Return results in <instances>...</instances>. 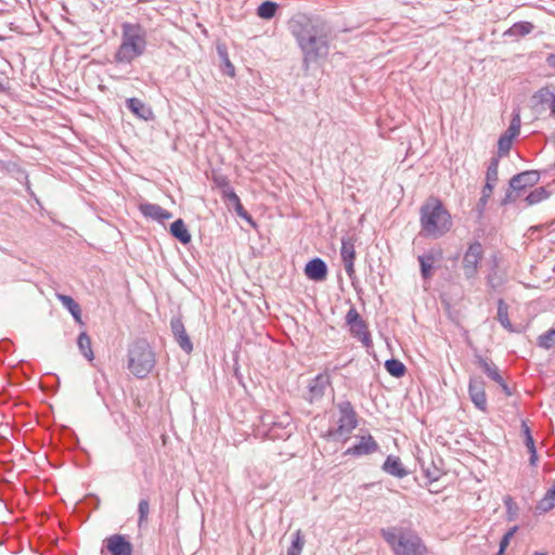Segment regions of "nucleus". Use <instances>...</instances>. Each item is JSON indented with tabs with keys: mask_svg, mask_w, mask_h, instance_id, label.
Listing matches in <instances>:
<instances>
[{
	"mask_svg": "<svg viewBox=\"0 0 555 555\" xmlns=\"http://www.w3.org/2000/svg\"><path fill=\"white\" fill-rule=\"evenodd\" d=\"M420 223L426 236L439 238L452 228V217L438 197H428L420 208Z\"/></svg>",
	"mask_w": 555,
	"mask_h": 555,
	"instance_id": "f257e3e1",
	"label": "nucleus"
},
{
	"mask_svg": "<svg viewBox=\"0 0 555 555\" xmlns=\"http://www.w3.org/2000/svg\"><path fill=\"white\" fill-rule=\"evenodd\" d=\"M146 30L139 23L125 22L121 24V40L114 54L117 64H131L146 51Z\"/></svg>",
	"mask_w": 555,
	"mask_h": 555,
	"instance_id": "f03ea898",
	"label": "nucleus"
},
{
	"mask_svg": "<svg viewBox=\"0 0 555 555\" xmlns=\"http://www.w3.org/2000/svg\"><path fill=\"white\" fill-rule=\"evenodd\" d=\"M382 538L395 555H427L428 550L422 538L411 528L391 526L382 528Z\"/></svg>",
	"mask_w": 555,
	"mask_h": 555,
	"instance_id": "7ed1b4c3",
	"label": "nucleus"
},
{
	"mask_svg": "<svg viewBox=\"0 0 555 555\" xmlns=\"http://www.w3.org/2000/svg\"><path fill=\"white\" fill-rule=\"evenodd\" d=\"M156 365V354L146 338H135L128 345L127 369L139 379L149 376Z\"/></svg>",
	"mask_w": 555,
	"mask_h": 555,
	"instance_id": "20e7f679",
	"label": "nucleus"
},
{
	"mask_svg": "<svg viewBox=\"0 0 555 555\" xmlns=\"http://www.w3.org/2000/svg\"><path fill=\"white\" fill-rule=\"evenodd\" d=\"M288 28L298 46L330 29L327 23L320 17L306 14L294 15L288 22Z\"/></svg>",
	"mask_w": 555,
	"mask_h": 555,
	"instance_id": "39448f33",
	"label": "nucleus"
},
{
	"mask_svg": "<svg viewBox=\"0 0 555 555\" xmlns=\"http://www.w3.org/2000/svg\"><path fill=\"white\" fill-rule=\"evenodd\" d=\"M341 367L335 365L333 369H326L324 373H320L311 378L307 385V392L302 395L304 399L310 403H314L323 398L326 388L334 382L344 378L340 374Z\"/></svg>",
	"mask_w": 555,
	"mask_h": 555,
	"instance_id": "423d86ee",
	"label": "nucleus"
},
{
	"mask_svg": "<svg viewBox=\"0 0 555 555\" xmlns=\"http://www.w3.org/2000/svg\"><path fill=\"white\" fill-rule=\"evenodd\" d=\"M540 178L541 172L539 170H526L514 175L508 181V188L500 205L506 206L516 202L520 192L535 185L540 181Z\"/></svg>",
	"mask_w": 555,
	"mask_h": 555,
	"instance_id": "0eeeda50",
	"label": "nucleus"
},
{
	"mask_svg": "<svg viewBox=\"0 0 555 555\" xmlns=\"http://www.w3.org/2000/svg\"><path fill=\"white\" fill-rule=\"evenodd\" d=\"M331 29L322 33L321 35L312 38L305 43H301L299 48L302 51L304 60L302 66L306 70L309 69L310 64L317 63L320 59L326 57L328 54V37Z\"/></svg>",
	"mask_w": 555,
	"mask_h": 555,
	"instance_id": "6e6552de",
	"label": "nucleus"
},
{
	"mask_svg": "<svg viewBox=\"0 0 555 555\" xmlns=\"http://www.w3.org/2000/svg\"><path fill=\"white\" fill-rule=\"evenodd\" d=\"M479 235L467 246L463 255L462 269L466 280L474 281L478 275V270L483 257V247L479 242Z\"/></svg>",
	"mask_w": 555,
	"mask_h": 555,
	"instance_id": "1a4fd4ad",
	"label": "nucleus"
},
{
	"mask_svg": "<svg viewBox=\"0 0 555 555\" xmlns=\"http://www.w3.org/2000/svg\"><path fill=\"white\" fill-rule=\"evenodd\" d=\"M502 262L503 258L499 251L493 253L489 258L486 284L494 293H500L507 282V272L502 268Z\"/></svg>",
	"mask_w": 555,
	"mask_h": 555,
	"instance_id": "9d476101",
	"label": "nucleus"
},
{
	"mask_svg": "<svg viewBox=\"0 0 555 555\" xmlns=\"http://www.w3.org/2000/svg\"><path fill=\"white\" fill-rule=\"evenodd\" d=\"M349 333L358 338L366 349L373 347V340L367 323L361 318L353 306L349 307Z\"/></svg>",
	"mask_w": 555,
	"mask_h": 555,
	"instance_id": "9b49d317",
	"label": "nucleus"
},
{
	"mask_svg": "<svg viewBox=\"0 0 555 555\" xmlns=\"http://www.w3.org/2000/svg\"><path fill=\"white\" fill-rule=\"evenodd\" d=\"M106 553H109V555H132L133 545L126 535L115 533L103 540L100 554L106 555Z\"/></svg>",
	"mask_w": 555,
	"mask_h": 555,
	"instance_id": "f8f14e48",
	"label": "nucleus"
},
{
	"mask_svg": "<svg viewBox=\"0 0 555 555\" xmlns=\"http://www.w3.org/2000/svg\"><path fill=\"white\" fill-rule=\"evenodd\" d=\"M354 438L356 441L349 447V455L353 457L371 455L379 450V444L369 433L356 435Z\"/></svg>",
	"mask_w": 555,
	"mask_h": 555,
	"instance_id": "ddd939ff",
	"label": "nucleus"
},
{
	"mask_svg": "<svg viewBox=\"0 0 555 555\" xmlns=\"http://www.w3.org/2000/svg\"><path fill=\"white\" fill-rule=\"evenodd\" d=\"M486 383L481 377H470L468 382V396L475 408L486 413L488 412Z\"/></svg>",
	"mask_w": 555,
	"mask_h": 555,
	"instance_id": "4468645a",
	"label": "nucleus"
},
{
	"mask_svg": "<svg viewBox=\"0 0 555 555\" xmlns=\"http://www.w3.org/2000/svg\"><path fill=\"white\" fill-rule=\"evenodd\" d=\"M170 328L179 347L184 352L191 353L193 351V343L185 331L181 317H173L171 319Z\"/></svg>",
	"mask_w": 555,
	"mask_h": 555,
	"instance_id": "2eb2a0df",
	"label": "nucleus"
},
{
	"mask_svg": "<svg viewBox=\"0 0 555 555\" xmlns=\"http://www.w3.org/2000/svg\"><path fill=\"white\" fill-rule=\"evenodd\" d=\"M278 416L270 412H264L258 417V422L253 425V434L256 438L266 440L270 435L271 428L279 422Z\"/></svg>",
	"mask_w": 555,
	"mask_h": 555,
	"instance_id": "dca6fc26",
	"label": "nucleus"
},
{
	"mask_svg": "<svg viewBox=\"0 0 555 555\" xmlns=\"http://www.w3.org/2000/svg\"><path fill=\"white\" fill-rule=\"evenodd\" d=\"M442 256L441 249H430L429 251L420 255L417 260L420 262L421 275L424 280H429L434 274L435 262Z\"/></svg>",
	"mask_w": 555,
	"mask_h": 555,
	"instance_id": "f3484780",
	"label": "nucleus"
},
{
	"mask_svg": "<svg viewBox=\"0 0 555 555\" xmlns=\"http://www.w3.org/2000/svg\"><path fill=\"white\" fill-rule=\"evenodd\" d=\"M223 202L227 204L229 209H233L238 217L246 220L253 228H256L257 224L250 214L244 208L241 203L238 195L234 190H228Z\"/></svg>",
	"mask_w": 555,
	"mask_h": 555,
	"instance_id": "a211bd4d",
	"label": "nucleus"
},
{
	"mask_svg": "<svg viewBox=\"0 0 555 555\" xmlns=\"http://www.w3.org/2000/svg\"><path fill=\"white\" fill-rule=\"evenodd\" d=\"M139 211L149 219L163 223L165 220L171 219L172 214L157 204L141 203Z\"/></svg>",
	"mask_w": 555,
	"mask_h": 555,
	"instance_id": "6ab92c4d",
	"label": "nucleus"
},
{
	"mask_svg": "<svg viewBox=\"0 0 555 555\" xmlns=\"http://www.w3.org/2000/svg\"><path fill=\"white\" fill-rule=\"evenodd\" d=\"M294 430V426L292 425L291 417L288 415H284L279 418L278 424L271 428L270 435H268L266 440H287L291 438Z\"/></svg>",
	"mask_w": 555,
	"mask_h": 555,
	"instance_id": "aec40b11",
	"label": "nucleus"
},
{
	"mask_svg": "<svg viewBox=\"0 0 555 555\" xmlns=\"http://www.w3.org/2000/svg\"><path fill=\"white\" fill-rule=\"evenodd\" d=\"M305 274L312 281H323L327 275V264L321 258L315 257L306 263Z\"/></svg>",
	"mask_w": 555,
	"mask_h": 555,
	"instance_id": "412c9836",
	"label": "nucleus"
},
{
	"mask_svg": "<svg viewBox=\"0 0 555 555\" xmlns=\"http://www.w3.org/2000/svg\"><path fill=\"white\" fill-rule=\"evenodd\" d=\"M126 107L138 118L145 121L153 119L152 108L138 98H129L126 100Z\"/></svg>",
	"mask_w": 555,
	"mask_h": 555,
	"instance_id": "4be33fe9",
	"label": "nucleus"
},
{
	"mask_svg": "<svg viewBox=\"0 0 555 555\" xmlns=\"http://www.w3.org/2000/svg\"><path fill=\"white\" fill-rule=\"evenodd\" d=\"M382 469L390 476L402 479L409 475L399 456L388 455L382 465Z\"/></svg>",
	"mask_w": 555,
	"mask_h": 555,
	"instance_id": "5701e85b",
	"label": "nucleus"
},
{
	"mask_svg": "<svg viewBox=\"0 0 555 555\" xmlns=\"http://www.w3.org/2000/svg\"><path fill=\"white\" fill-rule=\"evenodd\" d=\"M496 319L501 326L505 328L508 333H521V326H515L512 324L508 318V305L505 302L503 298L498 299V315Z\"/></svg>",
	"mask_w": 555,
	"mask_h": 555,
	"instance_id": "b1692460",
	"label": "nucleus"
},
{
	"mask_svg": "<svg viewBox=\"0 0 555 555\" xmlns=\"http://www.w3.org/2000/svg\"><path fill=\"white\" fill-rule=\"evenodd\" d=\"M474 363L477 364L491 380H502V375L500 374L498 366L492 361L483 358L477 350L474 354Z\"/></svg>",
	"mask_w": 555,
	"mask_h": 555,
	"instance_id": "393cba45",
	"label": "nucleus"
},
{
	"mask_svg": "<svg viewBox=\"0 0 555 555\" xmlns=\"http://www.w3.org/2000/svg\"><path fill=\"white\" fill-rule=\"evenodd\" d=\"M521 433H522V436H524L525 444H526V447L528 449V452L530 454V456H529V464L531 466H535L537 463H538V460H539L538 452H537L534 439L532 437V431H531V429L528 426L526 421L521 422Z\"/></svg>",
	"mask_w": 555,
	"mask_h": 555,
	"instance_id": "a878e982",
	"label": "nucleus"
},
{
	"mask_svg": "<svg viewBox=\"0 0 555 555\" xmlns=\"http://www.w3.org/2000/svg\"><path fill=\"white\" fill-rule=\"evenodd\" d=\"M170 234L183 245L189 244L192 240V235L181 218L171 223Z\"/></svg>",
	"mask_w": 555,
	"mask_h": 555,
	"instance_id": "bb28decb",
	"label": "nucleus"
},
{
	"mask_svg": "<svg viewBox=\"0 0 555 555\" xmlns=\"http://www.w3.org/2000/svg\"><path fill=\"white\" fill-rule=\"evenodd\" d=\"M533 29L534 25L531 22L520 21L514 23L503 35L509 38H519L529 35Z\"/></svg>",
	"mask_w": 555,
	"mask_h": 555,
	"instance_id": "cd10ccee",
	"label": "nucleus"
},
{
	"mask_svg": "<svg viewBox=\"0 0 555 555\" xmlns=\"http://www.w3.org/2000/svg\"><path fill=\"white\" fill-rule=\"evenodd\" d=\"M384 366L386 371L396 378H401L406 373V367L400 360L396 358H390L385 361Z\"/></svg>",
	"mask_w": 555,
	"mask_h": 555,
	"instance_id": "c85d7f7f",
	"label": "nucleus"
},
{
	"mask_svg": "<svg viewBox=\"0 0 555 555\" xmlns=\"http://www.w3.org/2000/svg\"><path fill=\"white\" fill-rule=\"evenodd\" d=\"M217 52L220 57L223 74H225L230 77H234L235 76V67L229 59L225 46H221V44L217 46Z\"/></svg>",
	"mask_w": 555,
	"mask_h": 555,
	"instance_id": "c756f323",
	"label": "nucleus"
},
{
	"mask_svg": "<svg viewBox=\"0 0 555 555\" xmlns=\"http://www.w3.org/2000/svg\"><path fill=\"white\" fill-rule=\"evenodd\" d=\"M77 345L80 352L87 360L91 361L94 359V354L91 348V338L87 334V332H82L79 334L77 338Z\"/></svg>",
	"mask_w": 555,
	"mask_h": 555,
	"instance_id": "7c9ffc66",
	"label": "nucleus"
},
{
	"mask_svg": "<svg viewBox=\"0 0 555 555\" xmlns=\"http://www.w3.org/2000/svg\"><path fill=\"white\" fill-rule=\"evenodd\" d=\"M305 545V538L300 529L292 533L291 545L286 555H300Z\"/></svg>",
	"mask_w": 555,
	"mask_h": 555,
	"instance_id": "2f4dec72",
	"label": "nucleus"
},
{
	"mask_svg": "<svg viewBox=\"0 0 555 555\" xmlns=\"http://www.w3.org/2000/svg\"><path fill=\"white\" fill-rule=\"evenodd\" d=\"M421 468L423 475L430 483L438 481L443 475L442 469L439 468L434 461H431L428 465H426L424 462H421Z\"/></svg>",
	"mask_w": 555,
	"mask_h": 555,
	"instance_id": "473e14b6",
	"label": "nucleus"
},
{
	"mask_svg": "<svg viewBox=\"0 0 555 555\" xmlns=\"http://www.w3.org/2000/svg\"><path fill=\"white\" fill-rule=\"evenodd\" d=\"M551 193L546 190L545 186H539L532 190L526 197L525 202L528 206H532L535 204L541 203L542 201L546 199Z\"/></svg>",
	"mask_w": 555,
	"mask_h": 555,
	"instance_id": "72a5a7b5",
	"label": "nucleus"
},
{
	"mask_svg": "<svg viewBox=\"0 0 555 555\" xmlns=\"http://www.w3.org/2000/svg\"><path fill=\"white\" fill-rule=\"evenodd\" d=\"M279 5L273 1H263L257 8V15L263 20H271L276 14Z\"/></svg>",
	"mask_w": 555,
	"mask_h": 555,
	"instance_id": "f704fd0d",
	"label": "nucleus"
},
{
	"mask_svg": "<svg viewBox=\"0 0 555 555\" xmlns=\"http://www.w3.org/2000/svg\"><path fill=\"white\" fill-rule=\"evenodd\" d=\"M503 503L505 505L506 512H505V519L507 521H514L517 519L519 514V506L515 502L514 498L512 495H505L503 498Z\"/></svg>",
	"mask_w": 555,
	"mask_h": 555,
	"instance_id": "c9c22d12",
	"label": "nucleus"
},
{
	"mask_svg": "<svg viewBox=\"0 0 555 555\" xmlns=\"http://www.w3.org/2000/svg\"><path fill=\"white\" fill-rule=\"evenodd\" d=\"M513 141L514 139H511L509 137H506L502 133L498 140V152L494 157L501 159L502 157L507 156L512 149Z\"/></svg>",
	"mask_w": 555,
	"mask_h": 555,
	"instance_id": "e433bc0d",
	"label": "nucleus"
},
{
	"mask_svg": "<svg viewBox=\"0 0 555 555\" xmlns=\"http://www.w3.org/2000/svg\"><path fill=\"white\" fill-rule=\"evenodd\" d=\"M499 164H500V159L498 157H492L490 159V163L487 167L485 181L492 182V183L496 184V182L499 180Z\"/></svg>",
	"mask_w": 555,
	"mask_h": 555,
	"instance_id": "4c0bfd02",
	"label": "nucleus"
},
{
	"mask_svg": "<svg viewBox=\"0 0 555 555\" xmlns=\"http://www.w3.org/2000/svg\"><path fill=\"white\" fill-rule=\"evenodd\" d=\"M538 346L546 350L555 347V328H550L538 337Z\"/></svg>",
	"mask_w": 555,
	"mask_h": 555,
	"instance_id": "58836bf2",
	"label": "nucleus"
},
{
	"mask_svg": "<svg viewBox=\"0 0 555 555\" xmlns=\"http://www.w3.org/2000/svg\"><path fill=\"white\" fill-rule=\"evenodd\" d=\"M149 512H150L149 499L143 498L139 501V504H138V514H139L138 526L139 527H142L144 524L147 522Z\"/></svg>",
	"mask_w": 555,
	"mask_h": 555,
	"instance_id": "ea45409f",
	"label": "nucleus"
},
{
	"mask_svg": "<svg viewBox=\"0 0 555 555\" xmlns=\"http://www.w3.org/2000/svg\"><path fill=\"white\" fill-rule=\"evenodd\" d=\"M520 125H521V121H520L519 114L516 113L513 115L511 124L503 134L515 140L520 133Z\"/></svg>",
	"mask_w": 555,
	"mask_h": 555,
	"instance_id": "a19ab883",
	"label": "nucleus"
},
{
	"mask_svg": "<svg viewBox=\"0 0 555 555\" xmlns=\"http://www.w3.org/2000/svg\"><path fill=\"white\" fill-rule=\"evenodd\" d=\"M555 507V500L551 499L546 493L544 496L538 501L535 505V513L537 514H544L550 512L552 508Z\"/></svg>",
	"mask_w": 555,
	"mask_h": 555,
	"instance_id": "79ce46f5",
	"label": "nucleus"
},
{
	"mask_svg": "<svg viewBox=\"0 0 555 555\" xmlns=\"http://www.w3.org/2000/svg\"><path fill=\"white\" fill-rule=\"evenodd\" d=\"M338 406H339V410H340V413H341V416H340V418H339V423H340V424H339V426H338V428H337V430H336V431H330V436H333L334 438H336V437H338V436H339V437H340V436H343V434H344V427H345L344 422H345V420L347 418V402H346V401L340 402V403L338 404Z\"/></svg>",
	"mask_w": 555,
	"mask_h": 555,
	"instance_id": "37998d69",
	"label": "nucleus"
},
{
	"mask_svg": "<svg viewBox=\"0 0 555 555\" xmlns=\"http://www.w3.org/2000/svg\"><path fill=\"white\" fill-rule=\"evenodd\" d=\"M212 180L216 183V185L220 189L222 199L225 197L228 190H233V188L230 185L228 177L223 175L214 176Z\"/></svg>",
	"mask_w": 555,
	"mask_h": 555,
	"instance_id": "c03bdc74",
	"label": "nucleus"
},
{
	"mask_svg": "<svg viewBox=\"0 0 555 555\" xmlns=\"http://www.w3.org/2000/svg\"><path fill=\"white\" fill-rule=\"evenodd\" d=\"M56 297L63 307L69 311V313L80 307L79 304L69 295L57 294Z\"/></svg>",
	"mask_w": 555,
	"mask_h": 555,
	"instance_id": "a18cd8bd",
	"label": "nucleus"
},
{
	"mask_svg": "<svg viewBox=\"0 0 555 555\" xmlns=\"http://www.w3.org/2000/svg\"><path fill=\"white\" fill-rule=\"evenodd\" d=\"M519 530V526L518 525H515L513 527H511L504 534L503 537L501 538L500 540V543L499 545H501L502 547H505L507 548V546L509 545L511 543V540L512 538L515 535V533Z\"/></svg>",
	"mask_w": 555,
	"mask_h": 555,
	"instance_id": "49530a36",
	"label": "nucleus"
},
{
	"mask_svg": "<svg viewBox=\"0 0 555 555\" xmlns=\"http://www.w3.org/2000/svg\"><path fill=\"white\" fill-rule=\"evenodd\" d=\"M488 201L489 198L482 196H480V198L478 199L475 207V211L477 214V221H480L483 218Z\"/></svg>",
	"mask_w": 555,
	"mask_h": 555,
	"instance_id": "de8ad7c7",
	"label": "nucleus"
},
{
	"mask_svg": "<svg viewBox=\"0 0 555 555\" xmlns=\"http://www.w3.org/2000/svg\"><path fill=\"white\" fill-rule=\"evenodd\" d=\"M340 258L345 270L347 271V234L340 237Z\"/></svg>",
	"mask_w": 555,
	"mask_h": 555,
	"instance_id": "09e8293b",
	"label": "nucleus"
},
{
	"mask_svg": "<svg viewBox=\"0 0 555 555\" xmlns=\"http://www.w3.org/2000/svg\"><path fill=\"white\" fill-rule=\"evenodd\" d=\"M494 188H495V183L485 181V184L481 189V196L490 198L493 193Z\"/></svg>",
	"mask_w": 555,
	"mask_h": 555,
	"instance_id": "8fccbe9b",
	"label": "nucleus"
},
{
	"mask_svg": "<svg viewBox=\"0 0 555 555\" xmlns=\"http://www.w3.org/2000/svg\"><path fill=\"white\" fill-rule=\"evenodd\" d=\"M358 426V420H357V413L354 409L349 403V433L357 428Z\"/></svg>",
	"mask_w": 555,
	"mask_h": 555,
	"instance_id": "3c124183",
	"label": "nucleus"
},
{
	"mask_svg": "<svg viewBox=\"0 0 555 555\" xmlns=\"http://www.w3.org/2000/svg\"><path fill=\"white\" fill-rule=\"evenodd\" d=\"M348 257H349V278L351 279L352 278V273H353V259H354V248H353V245L349 243V251H348Z\"/></svg>",
	"mask_w": 555,
	"mask_h": 555,
	"instance_id": "603ef678",
	"label": "nucleus"
},
{
	"mask_svg": "<svg viewBox=\"0 0 555 555\" xmlns=\"http://www.w3.org/2000/svg\"><path fill=\"white\" fill-rule=\"evenodd\" d=\"M495 383L501 387V389L505 393V396L511 397L513 395L512 389L506 384V382L504 380L503 377H502V380L495 382Z\"/></svg>",
	"mask_w": 555,
	"mask_h": 555,
	"instance_id": "864d4df0",
	"label": "nucleus"
},
{
	"mask_svg": "<svg viewBox=\"0 0 555 555\" xmlns=\"http://www.w3.org/2000/svg\"><path fill=\"white\" fill-rule=\"evenodd\" d=\"M70 314L78 324L83 325L80 307L73 311Z\"/></svg>",
	"mask_w": 555,
	"mask_h": 555,
	"instance_id": "5fc2aeb1",
	"label": "nucleus"
},
{
	"mask_svg": "<svg viewBox=\"0 0 555 555\" xmlns=\"http://www.w3.org/2000/svg\"><path fill=\"white\" fill-rule=\"evenodd\" d=\"M546 63L551 68L555 69V54L551 53L546 57Z\"/></svg>",
	"mask_w": 555,
	"mask_h": 555,
	"instance_id": "6e6d98bb",
	"label": "nucleus"
},
{
	"mask_svg": "<svg viewBox=\"0 0 555 555\" xmlns=\"http://www.w3.org/2000/svg\"><path fill=\"white\" fill-rule=\"evenodd\" d=\"M551 114L555 116V94H552L551 103H550Z\"/></svg>",
	"mask_w": 555,
	"mask_h": 555,
	"instance_id": "4d7b16f0",
	"label": "nucleus"
},
{
	"mask_svg": "<svg viewBox=\"0 0 555 555\" xmlns=\"http://www.w3.org/2000/svg\"><path fill=\"white\" fill-rule=\"evenodd\" d=\"M551 499L555 500V482L553 486L545 492Z\"/></svg>",
	"mask_w": 555,
	"mask_h": 555,
	"instance_id": "13d9d810",
	"label": "nucleus"
},
{
	"mask_svg": "<svg viewBox=\"0 0 555 555\" xmlns=\"http://www.w3.org/2000/svg\"><path fill=\"white\" fill-rule=\"evenodd\" d=\"M505 551L506 548L505 547H502L501 545H499V551L496 552L495 555H504L505 554Z\"/></svg>",
	"mask_w": 555,
	"mask_h": 555,
	"instance_id": "bf43d9fd",
	"label": "nucleus"
},
{
	"mask_svg": "<svg viewBox=\"0 0 555 555\" xmlns=\"http://www.w3.org/2000/svg\"><path fill=\"white\" fill-rule=\"evenodd\" d=\"M505 551L506 548L505 547H502L501 545H499V551L496 552L495 555H504L505 554Z\"/></svg>",
	"mask_w": 555,
	"mask_h": 555,
	"instance_id": "052dcab7",
	"label": "nucleus"
},
{
	"mask_svg": "<svg viewBox=\"0 0 555 555\" xmlns=\"http://www.w3.org/2000/svg\"><path fill=\"white\" fill-rule=\"evenodd\" d=\"M5 90H7V87L4 86V83L2 81H0V93L4 92Z\"/></svg>",
	"mask_w": 555,
	"mask_h": 555,
	"instance_id": "680f3d73",
	"label": "nucleus"
},
{
	"mask_svg": "<svg viewBox=\"0 0 555 555\" xmlns=\"http://www.w3.org/2000/svg\"><path fill=\"white\" fill-rule=\"evenodd\" d=\"M338 282L340 284V288L343 289V276L340 273L338 274Z\"/></svg>",
	"mask_w": 555,
	"mask_h": 555,
	"instance_id": "e2e57ef3",
	"label": "nucleus"
},
{
	"mask_svg": "<svg viewBox=\"0 0 555 555\" xmlns=\"http://www.w3.org/2000/svg\"><path fill=\"white\" fill-rule=\"evenodd\" d=\"M532 555H547L546 552H534Z\"/></svg>",
	"mask_w": 555,
	"mask_h": 555,
	"instance_id": "0e129e2a",
	"label": "nucleus"
},
{
	"mask_svg": "<svg viewBox=\"0 0 555 555\" xmlns=\"http://www.w3.org/2000/svg\"><path fill=\"white\" fill-rule=\"evenodd\" d=\"M350 197H351L353 201H356V196H354V194H351V195H350Z\"/></svg>",
	"mask_w": 555,
	"mask_h": 555,
	"instance_id": "69168bd1",
	"label": "nucleus"
}]
</instances>
